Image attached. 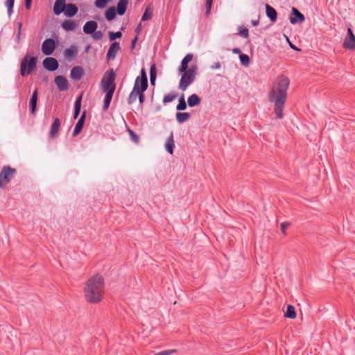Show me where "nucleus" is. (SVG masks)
Returning <instances> with one entry per match:
<instances>
[{
    "label": "nucleus",
    "instance_id": "nucleus-1",
    "mask_svg": "<svg viewBox=\"0 0 355 355\" xmlns=\"http://www.w3.org/2000/svg\"><path fill=\"white\" fill-rule=\"evenodd\" d=\"M289 85L290 80L288 77L280 76L268 94V100L274 103V112L278 119H282L284 116L283 110L287 98Z\"/></svg>",
    "mask_w": 355,
    "mask_h": 355
},
{
    "label": "nucleus",
    "instance_id": "nucleus-2",
    "mask_svg": "<svg viewBox=\"0 0 355 355\" xmlns=\"http://www.w3.org/2000/svg\"><path fill=\"white\" fill-rule=\"evenodd\" d=\"M104 279L100 275H96L89 278L84 289V295L87 302L92 304L99 302L104 293Z\"/></svg>",
    "mask_w": 355,
    "mask_h": 355
},
{
    "label": "nucleus",
    "instance_id": "nucleus-3",
    "mask_svg": "<svg viewBox=\"0 0 355 355\" xmlns=\"http://www.w3.org/2000/svg\"><path fill=\"white\" fill-rule=\"evenodd\" d=\"M198 66L196 64L191 65L189 70L184 71H179L182 73L178 89L182 91H185L187 87L191 85L196 80L197 74Z\"/></svg>",
    "mask_w": 355,
    "mask_h": 355
},
{
    "label": "nucleus",
    "instance_id": "nucleus-4",
    "mask_svg": "<svg viewBox=\"0 0 355 355\" xmlns=\"http://www.w3.org/2000/svg\"><path fill=\"white\" fill-rule=\"evenodd\" d=\"M115 73L112 69L108 70L103 75V77L101 82V85L103 91L105 93H110L112 92H114L116 89V85L114 83Z\"/></svg>",
    "mask_w": 355,
    "mask_h": 355
},
{
    "label": "nucleus",
    "instance_id": "nucleus-5",
    "mask_svg": "<svg viewBox=\"0 0 355 355\" xmlns=\"http://www.w3.org/2000/svg\"><path fill=\"white\" fill-rule=\"evenodd\" d=\"M37 66V58L31 57L28 60V56H25L21 62V75L26 76L30 74Z\"/></svg>",
    "mask_w": 355,
    "mask_h": 355
},
{
    "label": "nucleus",
    "instance_id": "nucleus-6",
    "mask_svg": "<svg viewBox=\"0 0 355 355\" xmlns=\"http://www.w3.org/2000/svg\"><path fill=\"white\" fill-rule=\"evenodd\" d=\"M148 88V78L146 73L144 69L141 70V76H137L135 79L133 92L137 90L146 91Z\"/></svg>",
    "mask_w": 355,
    "mask_h": 355
},
{
    "label": "nucleus",
    "instance_id": "nucleus-7",
    "mask_svg": "<svg viewBox=\"0 0 355 355\" xmlns=\"http://www.w3.org/2000/svg\"><path fill=\"white\" fill-rule=\"evenodd\" d=\"M15 168L10 166H4L2 168L0 172V188L3 186L2 181L4 182V184L8 183L11 180L12 174L15 173Z\"/></svg>",
    "mask_w": 355,
    "mask_h": 355
},
{
    "label": "nucleus",
    "instance_id": "nucleus-8",
    "mask_svg": "<svg viewBox=\"0 0 355 355\" xmlns=\"http://www.w3.org/2000/svg\"><path fill=\"white\" fill-rule=\"evenodd\" d=\"M56 47L55 42L52 38L46 39L42 44V51L46 55H51Z\"/></svg>",
    "mask_w": 355,
    "mask_h": 355
},
{
    "label": "nucleus",
    "instance_id": "nucleus-9",
    "mask_svg": "<svg viewBox=\"0 0 355 355\" xmlns=\"http://www.w3.org/2000/svg\"><path fill=\"white\" fill-rule=\"evenodd\" d=\"M305 21L304 15L300 12V10L293 7L291 9V14L289 17V21L291 24H297L302 23Z\"/></svg>",
    "mask_w": 355,
    "mask_h": 355
},
{
    "label": "nucleus",
    "instance_id": "nucleus-10",
    "mask_svg": "<svg viewBox=\"0 0 355 355\" xmlns=\"http://www.w3.org/2000/svg\"><path fill=\"white\" fill-rule=\"evenodd\" d=\"M144 92L145 91L137 90V92H133V90H132L128 98V105L134 103L137 97L139 98V103L142 104L145 101Z\"/></svg>",
    "mask_w": 355,
    "mask_h": 355
},
{
    "label": "nucleus",
    "instance_id": "nucleus-11",
    "mask_svg": "<svg viewBox=\"0 0 355 355\" xmlns=\"http://www.w3.org/2000/svg\"><path fill=\"white\" fill-rule=\"evenodd\" d=\"M343 46L347 49H354L355 48V35L351 28H347V36L344 40Z\"/></svg>",
    "mask_w": 355,
    "mask_h": 355
},
{
    "label": "nucleus",
    "instance_id": "nucleus-12",
    "mask_svg": "<svg viewBox=\"0 0 355 355\" xmlns=\"http://www.w3.org/2000/svg\"><path fill=\"white\" fill-rule=\"evenodd\" d=\"M43 66L46 70L54 71L58 68L59 64L55 58L47 57L43 60Z\"/></svg>",
    "mask_w": 355,
    "mask_h": 355
},
{
    "label": "nucleus",
    "instance_id": "nucleus-13",
    "mask_svg": "<svg viewBox=\"0 0 355 355\" xmlns=\"http://www.w3.org/2000/svg\"><path fill=\"white\" fill-rule=\"evenodd\" d=\"M120 49V45L118 42H114L110 46L106 58L107 60H114L116 55L117 52Z\"/></svg>",
    "mask_w": 355,
    "mask_h": 355
},
{
    "label": "nucleus",
    "instance_id": "nucleus-14",
    "mask_svg": "<svg viewBox=\"0 0 355 355\" xmlns=\"http://www.w3.org/2000/svg\"><path fill=\"white\" fill-rule=\"evenodd\" d=\"M55 83L60 91H66L69 87V82L63 76H57L55 78Z\"/></svg>",
    "mask_w": 355,
    "mask_h": 355
},
{
    "label": "nucleus",
    "instance_id": "nucleus-15",
    "mask_svg": "<svg viewBox=\"0 0 355 355\" xmlns=\"http://www.w3.org/2000/svg\"><path fill=\"white\" fill-rule=\"evenodd\" d=\"M85 74L84 69L81 66L73 67L70 73V76L73 80H80Z\"/></svg>",
    "mask_w": 355,
    "mask_h": 355
},
{
    "label": "nucleus",
    "instance_id": "nucleus-16",
    "mask_svg": "<svg viewBox=\"0 0 355 355\" xmlns=\"http://www.w3.org/2000/svg\"><path fill=\"white\" fill-rule=\"evenodd\" d=\"M67 6L66 0H55L53 5V12L55 15L63 13Z\"/></svg>",
    "mask_w": 355,
    "mask_h": 355
},
{
    "label": "nucleus",
    "instance_id": "nucleus-17",
    "mask_svg": "<svg viewBox=\"0 0 355 355\" xmlns=\"http://www.w3.org/2000/svg\"><path fill=\"white\" fill-rule=\"evenodd\" d=\"M85 118H86V112L84 111L82 113L80 119H78V122L76 123V124L75 125V128L73 131V137L77 136L81 132V130L83 128V125H84Z\"/></svg>",
    "mask_w": 355,
    "mask_h": 355
},
{
    "label": "nucleus",
    "instance_id": "nucleus-18",
    "mask_svg": "<svg viewBox=\"0 0 355 355\" xmlns=\"http://www.w3.org/2000/svg\"><path fill=\"white\" fill-rule=\"evenodd\" d=\"M266 15L271 22L274 23L277 19V12L276 10L269 4L265 5Z\"/></svg>",
    "mask_w": 355,
    "mask_h": 355
},
{
    "label": "nucleus",
    "instance_id": "nucleus-19",
    "mask_svg": "<svg viewBox=\"0 0 355 355\" xmlns=\"http://www.w3.org/2000/svg\"><path fill=\"white\" fill-rule=\"evenodd\" d=\"M98 24L95 21H88L83 26V32L85 34L91 35L97 29Z\"/></svg>",
    "mask_w": 355,
    "mask_h": 355
},
{
    "label": "nucleus",
    "instance_id": "nucleus-20",
    "mask_svg": "<svg viewBox=\"0 0 355 355\" xmlns=\"http://www.w3.org/2000/svg\"><path fill=\"white\" fill-rule=\"evenodd\" d=\"M78 12V8L76 4L67 3L64 14L67 17H73Z\"/></svg>",
    "mask_w": 355,
    "mask_h": 355
},
{
    "label": "nucleus",
    "instance_id": "nucleus-21",
    "mask_svg": "<svg viewBox=\"0 0 355 355\" xmlns=\"http://www.w3.org/2000/svg\"><path fill=\"white\" fill-rule=\"evenodd\" d=\"M37 90L35 89L29 101V107L31 110V113L32 114H35L37 109Z\"/></svg>",
    "mask_w": 355,
    "mask_h": 355
},
{
    "label": "nucleus",
    "instance_id": "nucleus-22",
    "mask_svg": "<svg viewBox=\"0 0 355 355\" xmlns=\"http://www.w3.org/2000/svg\"><path fill=\"white\" fill-rule=\"evenodd\" d=\"M128 0H119L116 5V12L119 15H123L127 10Z\"/></svg>",
    "mask_w": 355,
    "mask_h": 355
},
{
    "label": "nucleus",
    "instance_id": "nucleus-23",
    "mask_svg": "<svg viewBox=\"0 0 355 355\" xmlns=\"http://www.w3.org/2000/svg\"><path fill=\"white\" fill-rule=\"evenodd\" d=\"M166 150L171 155L173 153V150L175 148L174 139H173V133L171 132L170 135L166 139L165 144Z\"/></svg>",
    "mask_w": 355,
    "mask_h": 355
},
{
    "label": "nucleus",
    "instance_id": "nucleus-24",
    "mask_svg": "<svg viewBox=\"0 0 355 355\" xmlns=\"http://www.w3.org/2000/svg\"><path fill=\"white\" fill-rule=\"evenodd\" d=\"M200 103V98L196 94H193L188 97L187 105L191 107L198 105Z\"/></svg>",
    "mask_w": 355,
    "mask_h": 355
},
{
    "label": "nucleus",
    "instance_id": "nucleus-25",
    "mask_svg": "<svg viewBox=\"0 0 355 355\" xmlns=\"http://www.w3.org/2000/svg\"><path fill=\"white\" fill-rule=\"evenodd\" d=\"M60 121L58 118L54 119L50 130V137H53L59 131Z\"/></svg>",
    "mask_w": 355,
    "mask_h": 355
},
{
    "label": "nucleus",
    "instance_id": "nucleus-26",
    "mask_svg": "<svg viewBox=\"0 0 355 355\" xmlns=\"http://www.w3.org/2000/svg\"><path fill=\"white\" fill-rule=\"evenodd\" d=\"M116 14L117 12L116 8L114 6H112L106 10L105 17L107 21H110L116 17Z\"/></svg>",
    "mask_w": 355,
    "mask_h": 355
},
{
    "label": "nucleus",
    "instance_id": "nucleus-27",
    "mask_svg": "<svg viewBox=\"0 0 355 355\" xmlns=\"http://www.w3.org/2000/svg\"><path fill=\"white\" fill-rule=\"evenodd\" d=\"M77 47L75 46H71L70 48L65 49L64 55L67 59H71L74 58L77 55Z\"/></svg>",
    "mask_w": 355,
    "mask_h": 355
},
{
    "label": "nucleus",
    "instance_id": "nucleus-28",
    "mask_svg": "<svg viewBox=\"0 0 355 355\" xmlns=\"http://www.w3.org/2000/svg\"><path fill=\"white\" fill-rule=\"evenodd\" d=\"M191 115L189 112H177L175 114V118L179 123H182L190 118Z\"/></svg>",
    "mask_w": 355,
    "mask_h": 355
},
{
    "label": "nucleus",
    "instance_id": "nucleus-29",
    "mask_svg": "<svg viewBox=\"0 0 355 355\" xmlns=\"http://www.w3.org/2000/svg\"><path fill=\"white\" fill-rule=\"evenodd\" d=\"M76 24L72 20H65L62 24V27L66 31H71L75 29Z\"/></svg>",
    "mask_w": 355,
    "mask_h": 355
},
{
    "label": "nucleus",
    "instance_id": "nucleus-30",
    "mask_svg": "<svg viewBox=\"0 0 355 355\" xmlns=\"http://www.w3.org/2000/svg\"><path fill=\"white\" fill-rule=\"evenodd\" d=\"M113 94H114V93H112V92H110V93H108V92L105 93V98L103 101V111H107V109L109 108Z\"/></svg>",
    "mask_w": 355,
    "mask_h": 355
},
{
    "label": "nucleus",
    "instance_id": "nucleus-31",
    "mask_svg": "<svg viewBox=\"0 0 355 355\" xmlns=\"http://www.w3.org/2000/svg\"><path fill=\"white\" fill-rule=\"evenodd\" d=\"M286 318L293 319L296 318V312L293 306L288 304L284 313Z\"/></svg>",
    "mask_w": 355,
    "mask_h": 355
},
{
    "label": "nucleus",
    "instance_id": "nucleus-32",
    "mask_svg": "<svg viewBox=\"0 0 355 355\" xmlns=\"http://www.w3.org/2000/svg\"><path fill=\"white\" fill-rule=\"evenodd\" d=\"M187 103L185 102L184 95H182V96L178 100V104L176 106V109L179 111H183L187 109Z\"/></svg>",
    "mask_w": 355,
    "mask_h": 355
},
{
    "label": "nucleus",
    "instance_id": "nucleus-33",
    "mask_svg": "<svg viewBox=\"0 0 355 355\" xmlns=\"http://www.w3.org/2000/svg\"><path fill=\"white\" fill-rule=\"evenodd\" d=\"M156 80V67L153 64L150 69V82L151 85H154Z\"/></svg>",
    "mask_w": 355,
    "mask_h": 355
},
{
    "label": "nucleus",
    "instance_id": "nucleus-34",
    "mask_svg": "<svg viewBox=\"0 0 355 355\" xmlns=\"http://www.w3.org/2000/svg\"><path fill=\"white\" fill-rule=\"evenodd\" d=\"M239 60L243 66L247 67L250 64V57L247 54H240Z\"/></svg>",
    "mask_w": 355,
    "mask_h": 355
},
{
    "label": "nucleus",
    "instance_id": "nucleus-35",
    "mask_svg": "<svg viewBox=\"0 0 355 355\" xmlns=\"http://www.w3.org/2000/svg\"><path fill=\"white\" fill-rule=\"evenodd\" d=\"M15 3V0H6L5 2V5L8 9V15L10 17L13 12V6Z\"/></svg>",
    "mask_w": 355,
    "mask_h": 355
},
{
    "label": "nucleus",
    "instance_id": "nucleus-36",
    "mask_svg": "<svg viewBox=\"0 0 355 355\" xmlns=\"http://www.w3.org/2000/svg\"><path fill=\"white\" fill-rule=\"evenodd\" d=\"M153 17V12L150 11V8L148 7L146 8L144 13L142 15L141 21H148L150 20Z\"/></svg>",
    "mask_w": 355,
    "mask_h": 355
},
{
    "label": "nucleus",
    "instance_id": "nucleus-37",
    "mask_svg": "<svg viewBox=\"0 0 355 355\" xmlns=\"http://www.w3.org/2000/svg\"><path fill=\"white\" fill-rule=\"evenodd\" d=\"M177 96V94L175 93H171L166 95L163 98V103L166 104L173 101Z\"/></svg>",
    "mask_w": 355,
    "mask_h": 355
},
{
    "label": "nucleus",
    "instance_id": "nucleus-38",
    "mask_svg": "<svg viewBox=\"0 0 355 355\" xmlns=\"http://www.w3.org/2000/svg\"><path fill=\"white\" fill-rule=\"evenodd\" d=\"M121 36H122V33L121 31H117V32L110 31L109 33V39L110 41H113L117 38H120V37H121Z\"/></svg>",
    "mask_w": 355,
    "mask_h": 355
},
{
    "label": "nucleus",
    "instance_id": "nucleus-39",
    "mask_svg": "<svg viewBox=\"0 0 355 355\" xmlns=\"http://www.w3.org/2000/svg\"><path fill=\"white\" fill-rule=\"evenodd\" d=\"M189 62L182 59L180 65L178 67V71H184L186 70H189Z\"/></svg>",
    "mask_w": 355,
    "mask_h": 355
},
{
    "label": "nucleus",
    "instance_id": "nucleus-40",
    "mask_svg": "<svg viewBox=\"0 0 355 355\" xmlns=\"http://www.w3.org/2000/svg\"><path fill=\"white\" fill-rule=\"evenodd\" d=\"M128 132L130 137V139L135 143H138L139 141V136L131 129L128 128Z\"/></svg>",
    "mask_w": 355,
    "mask_h": 355
},
{
    "label": "nucleus",
    "instance_id": "nucleus-41",
    "mask_svg": "<svg viewBox=\"0 0 355 355\" xmlns=\"http://www.w3.org/2000/svg\"><path fill=\"white\" fill-rule=\"evenodd\" d=\"M239 35L243 38H248L249 36L248 30L245 27H239Z\"/></svg>",
    "mask_w": 355,
    "mask_h": 355
},
{
    "label": "nucleus",
    "instance_id": "nucleus-42",
    "mask_svg": "<svg viewBox=\"0 0 355 355\" xmlns=\"http://www.w3.org/2000/svg\"><path fill=\"white\" fill-rule=\"evenodd\" d=\"M92 37L94 40H98L103 37V34L101 31H95L92 34Z\"/></svg>",
    "mask_w": 355,
    "mask_h": 355
},
{
    "label": "nucleus",
    "instance_id": "nucleus-43",
    "mask_svg": "<svg viewBox=\"0 0 355 355\" xmlns=\"http://www.w3.org/2000/svg\"><path fill=\"white\" fill-rule=\"evenodd\" d=\"M81 101H82V96H79L75 101L74 103V110H81Z\"/></svg>",
    "mask_w": 355,
    "mask_h": 355
},
{
    "label": "nucleus",
    "instance_id": "nucleus-44",
    "mask_svg": "<svg viewBox=\"0 0 355 355\" xmlns=\"http://www.w3.org/2000/svg\"><path fill=\"white\" fill-rule=\"evenodd\" d=\"M212 2H213V0H206V5H205V8H206V15H209L210 12H211V5H212Z\"/></svg>",
    "mask_w": 355,
    "mask_h": 355
},
{
    "label": "nucleus",
    "instance_id": "nucleus-45",
    "mask_svg": "<svg viewBox=\"0 0 355 355\" xmlns=\"http://www.w3.org/2000/svg\"><path fill=\"white\" fill-rule=\"evenodd\" d=\"M173 352H175V350H173V349H167V350L162 351V352L157 353L154 355H170Z\"/></svg>",
    "mask_w": 355,
    "mask_h": 355
},
{
    "label": "nucleus",
    "instance_id": "nucleus-46",
    "mask_svg": "<svg viewBox=\"0 0 355 355\" xmlns=\"http://www.w3.org/2000/svg\"><path fill=\"white\" fill-rule=\"evenodd\" d=\"M289 225L290 223L288 222H284L281 223V230L284 234L286 233V229L289 226Z\"/></svg>",
    "mask_w": 355,
    "mask_h": 355
},
{
    "label": "nucleus",
    "instance_id": "nucleus-47",
    "mask_svg": "<svg viewBox=\"0 0 355 355\" xmlns=\"http://www.w3.org/2000/svg\"><path fill=\"white\" fill-rule=\"evenodd\" d=\"M17 26H18V32H17V40L19 41V39H20L21 29V27H22V23L21 21L18 22L17 23Z\"/></svg>",
    "mask_w": 355,
    "mask_h": 355
},
{
    "label": "nucleus",
    "instance_id": "nucleus-48",
    "mask_svg": "<svg viewBox=\"0 0 355 355\" xmlns=\"http://www.w3.org/2000/svg\"><path fill=\"white\" fill-rule=\"evenodd\" d=\"M286 40L288 41L289 46L292 49L295 50L297 51H300V49L297 48L293 43H291L288 37H286Z\"/></svg>",
    "mask_w": 355,
    "mask_h": 355
},
{
    "label": "nucleus",
    "instance_id": "nucleus-49",
    "mask_svg": "<svg viewBox=\"0 0 355 355\" xmlns=\"http://www.w3.org/2000/svg\"><path fill=\"white\" fill-rule=\"evenodd\" d=\"M193 54L188 53L183 59L188 62H190L193 59Z\"/></svg>",
    "mask_w": 355,
    "mask_h": 355
},
{
    "label": "nucleus",
    "instance_id": "nucleus-50",
    "mask_svg": "<svg viewBox=\"0 0 355 355\" xmlns=\"http://www.w3.org/2000/svg\"><path fill=\"white\" fill-rule=\"evenodd\" d=\"M221 67V64L220 62H215L213 65H211V69H219Z\"/></svg>",
    "mask_w": 355,
    "mask_h": 355
},
{
    "label": "nucleus",
    "instance_id": "nucleus-51",
    "mask_svg": "<svg viewBox=\"0 0 355 355\" xmlns=\"http://www.w3.org/2000/svg\"><path fill=\"white\" fill-rule=\"evenodd\" d=\"M32 0H25V7L27 10H30Z\"/></svg>",
    "mask_w": 355,
    "mask_h": 355
},
{
    "label": "nucleus",
    "instance_id": "nucleus-52",
    "mask_svg": "<svg viewBox=\"0 0 355 355\" xmlns=\"http://www.w3.org/2000/svg\"><path fill=\"white\" fill-rule=\"evenodd\" d=\"M137 36H135V38L131 42V48L134 49L137 41Z\"/></svg>",
    "mask_w": 355,
    "mask_h": 355
},
{
    "label": "nucleus",
    "instance_id": "nucleus-53",
    "mask_svg": "<svg viewBox=\"0 0 355 355\" xmlns=\"http://www.w3.org/2000/svg\"><path fill=\"white\" fill-rule=\"evenodd\" d=\"M80 112V110H74V112H73V119H76L78 117Z\"/></svg>",
    "mask_w": 355,
    "mask_h": 355
},
{
    "label": "nucleus",
    "instance_id": "nucleus-54",
    "mask_svg": "<svg viewBox=\"0 0 355 355\" xmlns=\"http://www.w3.org/2000/svg\"><path fill=\"white\" fill-rule=\"evenodd\" d=\"M251 23L253 26H257L259 24V19H254L252 20Z\"/></svg>",
    "mask_w": 355,
    "mask_h": 355
},
{
    "label": "nucleus",
    "instance_id": "nucleus-55",
    "mask_svg": "<svg viewBox=\"0 0 355 355\" xmlns=\"http://www.w3.org/2000/svg\"><path fill=\"white\" fill-rule=\"evenodd\" d=\"M241 52V49L239 48H234L232 49V53L234 54H239Z\"/></svg>",
    "mask_w": 355,
    "mask_h": 355
},
{
    "label": "nucleus",
    "instance_id": "nucleus-56",
    "mask_svg": "<svg viewBox=\"0 0 355 355\" xmlns=\"http://www.w3.org/2000/svg\"><path fill=\"white\" fill-rule=\"evenodd\" d=\"M141 24H139V25L136 27V28H135V31L137 33H139L141 32Z\"/></svg>",
    "mask_w": 355,
    "mask_h": 355
}]
</instances>
